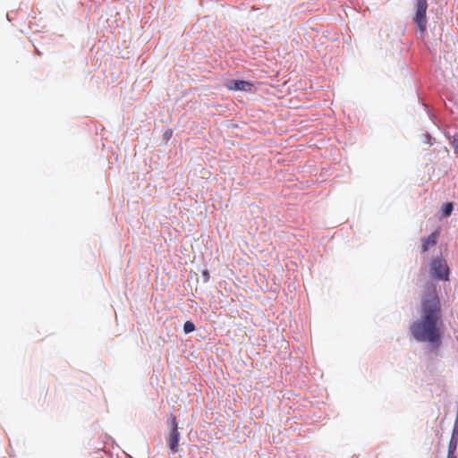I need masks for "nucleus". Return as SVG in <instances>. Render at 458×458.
<instances>
[{"instance_id": "20e7f679", "label": "nucleus", "mask_w": 458, "mask_h": 458, "mask_svg": "<svg viewBox=\"0 0 458 458\" xmlns=\"http://www.w3.org/2000/svg\"><path fill=\"white\" fill-rule=\"evenodd\" d=\"M428 9V0H417L416 13L414 16V22L418 25L420 30H426L427 17L426 12Z\"/></svg>"}, {"instance_id": "1a4fd4ad", "label": "nucleus", "mask_w": 458, "mask_h": 458, "mask_svg": "<svg viewBox=\"0 0 458 458\" xmlns=\"http://www.w3.org/2000/svg\"><path fill=\"white\" fill-rule=\"evenodd\" d=\"M202 276L204 278L205 282H208L209 280V273L208 270H205L202 272Z\"/></svg>"}, {"instance_id": "0eeeda50", "label": "nucleus", "mask_w": 458, "mask_h": 458, "mask_svg": "<svg viewBox=\"0 0 458 458\" xmlns=\"http://www.w3.org/2000/svg\"><path fill=\"white\" fill-rule=\"evenodd\" d=\"M195 330V325L191 321H186L183 325L185 334H190Z\"/></svg>"}, {"instance_id": "6e6552de", "label": "nucleus", "mask_w": 458, "mask_h": 458, "mask_svg": "<svg viewBox=\"0 0 458 458\" xmlns=\"http://www.w3.org/2000/svg\"><path fill=\"white\" fill-rule=\"evenodd\" d=\"M453 204L452 203H445L443 207V214L445 216H449L452 214L453 211Z\"/></svg>"}, {"instance_id": "423d86ee", "label": "nucleus", "mask_w": 458, "mask_h": 458, "mask_svg": "<svg viewBox=\"0 0 458 458\" xmlns=\"http://www.w3.org/2000/svg\"><path fill=\"white\" fill-rule=\"evenodd\" d=\"M227 87L231 90L250 91L251 90L253 85L252 83L246 81L233 80L229 82Z\"/></svg>"}, {"instance_id": "f03ea898", "label": "nucleus", "mask_w": 458, "mask_h": 458, "mask_svg": "<svg viewBox=\"0 0 458 458\" xmlns=\"http://www.w3.org/2000/svg\"><path fill=\"white\" fill-rule=\"evenodd\" d=\"M170 432L166 435L165 440L167 445L173 454L179 451L180 433L178 431V422L176 416L173 413L169 415Z\"/></svg>"}, {"instance_id": "f8f14e48", "label": "nucleus", "mask_w": 458, "mask_h": 458, "mask_svg": "<svg viewBox=\"0 0 458 458\" xmlns=\"http://www.w3.org/2000/svg\"><path fill=\"white\" fill-rule=\"evenodd\" d=\"M172 135V131H168V132H165V136L166 138H170Z\"/></svg>"}, {"instance_id": "39448f33", "label": "nucleus", "mask_w": 458, "mask_h": 458, "mask_svg": "<svg viewBox=\"0 0 458 458\" xmlns=\"http://www.w3.org/2000/svg\"><path fill=\"white\" fill-rule=\"evenodd\" d=\"M440 235V231L437 229L427 238L422 240L421 250L423 253L427 252L430 248L434 247Z\"/></svg>"}, {"instance_id": "9d476101", "label": "nucleus", "mask_w": 458, "mask_h": 458, "mask_svg": "<svg viewBox=\"0 0 458 458\" xmlns=\"http://www.w3.org/2000/svg\"><path fill=\"white\" fill-rule=\"evenodd\" d=\"M455 449H456V445L453 444V442L451 441L449 444L448 450H453V454H454Z\"/></svg>"}, {"instance_id": "f257e3e1", "label": "nucleus", "mask_w": 458, "mask_h": 458, "mask_svg": "<svg viewBox=\"0 0 458 458\" xmlns=\"http://www.w3.org/2000/svg\"><path fill=\"white\" fill-rule=\"evenodd\" d=\"M419 313L420 318L411 325V335L418 342L439 344L442 338L441 304L434 284L427 286Z\"/></svg>"}, {"instance_id": "9b49d317", "label": "nucleus", "mask_w": 458, "mask_h": 458, "mask_svg": "<svg viewBox=\"0 0 458 458\" xmlns=\"http://www.w3.org/2000/svg\"><path fill=\"white\" fill-rule=\"evenodd\" d=\"M447 458H456L454 454H453V450H448V455Z\"/></svg>"}, {"instance_id": "7ed1b4c3", "label": "nucleus", "mask_w": 458, "mask_h": 458, "mask_svg": "<svg viewBox=\"0 0 458 458\" xmlns=\"http://www.w3.org/2000/svg\"><path fill=\"white\" fill-rule=\"evenodd\" d=\"M430 274L434 279L445 280L449 279V267L446 261L443 259H435L430 263Z\"/></svg>"}]
</instances>
